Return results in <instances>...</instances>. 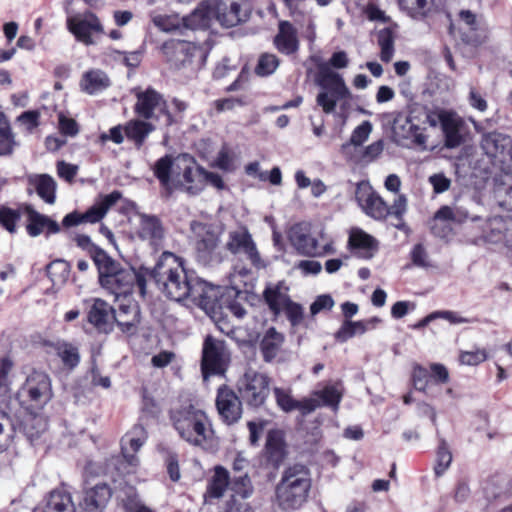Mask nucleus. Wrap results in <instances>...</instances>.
Instances as JSON below:
<instances>
[{"mask_svg": "<svg viewBox=\"0 0 512 512\" xmlns=\"http://www.w3.org/2000/svg\"><path fill=\"white\" fill-rule=\"evenodd\" d=\"M14 368L13 361L7 357L0 358V397L7 396L11 391L10 374Z\"/></svg>", "mask_w": 512, "mask_h": 512, "instance_id": "603ef678", "label": "nucleus"}, {"mask_svg": "<svg viewBox=\"0 0 512 512\" xmlns=\"http://www.w3.org/2000/svg\"><path fill=\"white\" fill-rule=\"evenodd\" d=\"M249 15L247 9H243L241 4L236 1L227 3L221 1L216 10L217 20L221 25L230 28L238 25Z\"/></svg>", "mask_w": 512, "mask_h": 512, "instance_id": "473e14b6", "label": "nucleus"}, {"mask_svg": "<svg viewBox=\"0 0 512 512\" xmlns=\"http://www.w3.org/2000/svg\"><path fill=\"white\" fill-rule=\"evenodd\" d=\"M23 209L22 203L16 209L7 205L0 206V226L10 234H16L17 224L21 219Z\"/></svg>", "mask_w": 512, "mask_h": 512, "instance_id": "a18cd8bd", "label": "nucleus"}, {"mask_svg": "<svg viewBox=\"0 0 512 512\" xmlns=\"http://www.w3.org/2000/svg\"><path fill=\"white\" fill-rule=\"evenodd\" d=\"M274 396L277 405L286 413L296 410L297 401L292 395L282 388H274Z\"/></svg>", "mask_w": 512, "mask_h": 512, "instance_id": "13d9d810", "label": "nucleus"}, {"mask_svg": "<svg viewBox=\"0 0 512 512\" xmlns=\"http://www.w3.org/2000/svg\"><path fill=\"white\" fill-rule=\"evenodd\" d=\"M438 118L444 135L445 146L450 149L459 147L464 142L461 134L463 121L444 110L439 111Z\"/></svg>", "mask_w": 512, "mask_h": 512, "instance_id": "c756f323", "label": "nucleus"}, {"mask_svg": "<svg viewBox=\"0 0 512 512\" xmlns=\"http://www.w3.org/2000/svg\"><path fill=\"white\" fill-rule=\"evenodd\" d=\"M22 422V429L28 439H38L48 428V420L40 412L28 413Z\"/></svg>", "mask_w": 512, "mask_h": 512, "instance_id": "a19ab883", "label": "nucleus"}, {"mask_svg": "<svg viewBox=\"0 0 512 512\" xmlns=\"http://www.w3.org/2000/svg\"><path fill=\"white\" fill-rule=\"evenodd\" d=\"M316 244L318 246L317 249V257H322L328 254H334V241L325 231V229H321L317 235L315 236Z\"/></svg>", "mask_w": 512, "mask_h": 512, "instance_id": "bf43d9fd", "label": "nucleus"}, {"mask_svg": "<svg viewBox=\"0 0 512 512\" xmlns=\"http://www.w3.org/2000/svg\"><path fill=\"white\" fill-rule=\"evenodd\" d=\"M110 86V80L101 70H89L82 75L80 88L83 92L93 95Z\"/></svg>", "mask_w": 512, "mask_h": 512, "instance_id": "58836bf2", "label": "nucleus"}, {"mask_svg": "<svg viewBox=\"0 0 512 512\" xmlns=\"http://www.w3.org/2000/svg\"><path fill=\"white\" fill-rule=\"evenodd\" d=\"M435 0H415V3L408 8V14L414 19H423L431 12Z\"/></svg>", "mask_w": 512, "mask_h": 512, "instance_id": "0e129e2a", "label": "nucleus"}, {"mask_svg": "<svg viewBox=\"0 0 512 512\" xmlns=\"http://www.w3.org/2000/svg\"><path fill=\"white\" fill-rule=\"evenodd\" d=\"M27 194L34 191L47 204H54L56 201L57 183L49 174H32L27 178Z\"/></svg>", "mask_w": 512, "mask_h": 512, "instance_id": "c85d7f7f", "label": "nucleus"}, {"mask_svg": "<svg viewBox=\"0 0 512 512\" xmlns=\"http://www.w3.org/2000/svg\"><path fill=\"white\" fill-rule=\"evenodd\" d=\"M91 302L87 309V322L96 328L99 332H109L113 322L114 308L101 298H92L85 300V303Z\"/></svg>", "mask_w": 512, "mask_h": 512, "instance_id": "5701e85b", "label": "nucleus"}, {"mask_svg": "<svg viewBox=\"0 0 512 512\" xmlns=\"http://www.w3.org/2000/svg\"><path fill=\"white\" fill-rule=\"evenodd\" d=\"M230 485L229 472L223 466H216L214 474L208 481L204 499L207 502L212 499L221 498Z\"/></svg>", "mask_w": 512, "mask_h": 512, "instance_id": "e433bc0d", "label": "nucleus"}, {"mask_svg": "<svg viewBox=\"0 0 512 512\" xmlns=\"http://www.w3.org/2000/svg\"><path fill=\"white\" fill-rule=\"evenodd\" d=\"M229 362V354L224 340L212 335L204 338L201 355V372L205 379L210 376L224 375Z\"/></svg>", "mask_w": 512, "mask_h": 512, "instance_id": "1a4fd4ad", "label": "nucleus"}, {"mask_svg": "<svg viewBox=\"0 0 512 512\" xmlns=\"http://www.w3.org/2000/svg\"><path fill=\"white\" fill-rule=\"evenodd\" d=\"M164 463L166 466L169 478L173 482H177L180 479V468H179V457L178 454L169 449L165 450Z\"/></svg>", "mask_w": 512, "mask_h": 512, "instance_id": "052dcab7", "label": "nucleus"}, {"mask_svg": "<svg viewBox=\"0 0 512 512\" xmlns=\"http://www.w3.org/2000/svg\"><path fill=\"white\" fill-rule=\"evenodd\" d=\"M222 294L219 286L194 278L187 299L207 312H216L220 306Z\"/></svg>", "mask_w": 512, "mask_h": 512, "instance_id": "a211bd4d", "label": "nucleus"}, {"mask_svg": "<svg viewBox=\"0 0 512 512\" xmlns=\"http://www.w3.org/2000/svg\"><path fill=\"white\" fill-rule=\"evenodd\" d=\"M136 103L134 105V113L144 120H150L154 117L155 109L159 108L160 112L165 116L166 126L176 124L177 119L174 114L168 110L167 101L163 95L152 87L146 88L144 91L135 93Z\"/></svg>", "mask_w": 512, "mask_h": 512, "instance_id": "9b49d317", "label": "nucleus"}, {"mask_svg": "<svg viewBox=\"0 0 512 512\" xmlns=\"http://www.w3.org/2000/svg\"><path fill=\"white\" fill-rule=\"evenodd\" d=\"M75 242L78 247L86 251L96 267L101 265L109 255L103 248L93 243L91 238L86 234H78L75 237Z\"/></svg>", "mask_w": 512, "mask_h": 512, "instance_id": "c03bdc74", "label": "nucleus"}, {"mask_svg": "<svg viewBox=\"0 0 512 512\" xmlns=\"http://www.w3.org/2000/svg\"><path fill=\"white\" fill-rule=\"evenodd\" d=\"M231 490L241 496L247 498L253 492V487L248 473L235 475L233 480L230 482Z\"/></svg>", "mask_w": 512, "mask_h": 512, "instance_id": "6e6d98bb", "label": "nucleus"}, {"mask_svg": "<svg viewBox=\"0 0 512 512\" xmlns=\"http://www.w3.org/2000/svg\"><path fill=\"white\" fill-rule=\"evenodd\" d=\"M285 342L283 333L278 332L275 327L268 328L259 343V349L266 363H271L279 355Z\"/></svg>", "mask_w": 512, "mask_h": 512, "instance_id": "2f4dec72", "label": "nucleus"}, {"mask_svg": "<svg viewBox=\"0 0 512 512\" xmlns=\"http://www.w3.org/2000/svg\"><path fill=\"white\" fill-rule=\"evenodd\" d=\"M121 198L122 193L119 190H114L106 195H100L99 199L87 211L81 213L75 210L66 214L62 220V226L70 228L84 223H98Z\"/></svg>", "mask_w": 512, "mask_h": 512, "instance_id": "9d476101", "label": "nucleus"}, {"mask_svg": "<svg viewBox=\"0 0 512 512\" xmlns=\"http://www.w3.org/2000/svg\"><path fill=\"white\" fill-rule=\"evenodd\" d=\"M97 268L100 285L114 294L117 299L129 297L137 287L142 297L146 295L148 269L136 271L131 267H123L110 255Z\"/></svg>", "mask_w": 512, "mask_h": 512, "instance_id": "20e7f679", "label": "nucleus"}, {"mask_svg": "<svg viewBox=\"0 0 512 512\" xmlns=\"http://www.w3.org/2000/svg\"><path fill=\"white\" fill-rule=\"evenodd\" d=\"M141 398L142 413L147 417L157 418L161 413L160 405L146 387L141 389Z\"/></svg>", "mask_w": 512, "mask_h": 512, "instance_id": "5fc2aeb1", "label": "nucleus"}, {"mask_svg": "<svg viewBox=\"0 0 512 512\" xmlns=\"http://www.w3.org/2000/svg\"><path fill=\"white\" fill-rule=\"evenodd\" d=\"M183 26L191 30H206L210 27L211 17L208 8H196L183 17Z\"/></svg>", "mask_w": 512, "mask_h": 512, "instance_id": "49530a36", "label": "nucleus"}, {"mask_svg": "<svg viewBox=\"0 0 512 512\" xmlns=\"http://www.w3.org/2000/svg\"><path fill=\"white\" fill-rule=\"evenodd\" d=\"M191 230L195 236V251L198 260L209 263L219 243L218 235L211 225L199 221L191 223Z\"/></svg>", "mask_w": 512, "mask_h": 512, "instance_id": "6ab92c4d", "label": "nucleus"}, {"mask_svg": "<svg viewBox=\"0 0 512 512\" xmlns=\"http://www.w3.org/2000/svg\"><path fill=\"white\" fill-rule=\"evenodd\" d=\"M286 446L285 435L282 430H269L263 450L267 465L275 469L279 468L287 455Z\"/></svg>", "mask_w": 512, "mask_h": 512, "instance_id": "bb28decb", "label": "nucleus"}, {"mask_svg": "<svg viewBox=\"0 0 512 512\" xmlns=\"http://www.w3.org/2000/svg\"><path fill=\"white\" fill-rule=\"evenodd\" d=\"M411 381L413 387L417 391L425 393L430 384L429 369L422 366L421 364H414L412 367Z\"/></svg>", "mask_w": 512, "mask_h": 512, "instance_id": "864d4df0", "label": "nucleus"}, {"mask_svg": "<svg viewBox=\"0 0 512 512\" xmlns=\"http://www.w3.org/2000/svg\"><path fill=\"white\" fill-rule=\"evenodd\" d=\"M52 397L51 378L47 373L38 370H33L26 377L16 393V400L28 413L41 412Z\"/></svg>", "mask_w": 512, "mask_h": 512, "instance_id": "423d86ee", "label": "nucleus"}, {"mask_svg": "<svg viewBox=\"0 0 512 512\" xmlns=\"http://www.w3.org/2000/svg\"><path fill=\"white\" fill-rule=\"evenodd\" d=\"M311 487V473L307 466L298 463L288 466L275 487L278 506L284 511L302 508L308 501Z\"/></svg>", "mask_w": 512, "mask_h": 512, "instance_id": "39448f33", "label": "nucleus"}, {"mask_svg": "<svg viewBox=\"0 0 512 512\" xmlns=\"http://www.w3.org/2000/svg\"><path fill=\"white\" fill-rule=\"evenodd\" d=\"M430 383L434 385H443L449 382V371L441 363H432L429 367Z\"/></svg>", "mask_w": 512, "mask_h": 512, "instance_id": "680f3d73", "label": "nucleus"}, {"mask_svg": "<svg viewBox=\"0 0 512 512\" xmlns=\"http://www.w3.org/2000/svg\"><path fill=\"white\" fill-rule=\"evenodd\" d=\"M238 294L239 292L236 290H229L223 293L218 310H227L238 319L243 318L246 314V310L243 307V305L237 300Z\"/></svg>", "mask_w": 512, "mask_h": 512, "instance_id": "09e8293b", "label": "nucleus"}, {"mask_svg": "<svg viewBox=\"0 0 512 512\" xmlns=\"http://www.w3.org/2000/svg\"><path fill=\"white\" fill-rule=\"evenodd\" d=\"M165 229L161 219L156 215H140L139 237L157 244L164 238Z\"/></svg>", "mask_w": 512, "mask_h": 512, "instance_id": "f704fd0d", "label": "nucleus"}, {"mask_svg": "<svg viewBox=\"0 0 512 512\" xmlns=\"http://www.w3.org/2000/svg\"><path fill=\"white\" fill-rule=\"evenodd\" d=\"M198 47L186 40L169 39L162 43L160 51L170 68L181 69L191 63Z\"/></svg>", "mask_w": 512, "mask_h": 512, "instance_id": "f3484780", "label": "nucleus"}, {"mask_svg": "<svg viewBox=\"0 0 512 512\" xmlns=\"http://www.w3.org/2000/svg\"><path fill=\"white\" fill-rule=\"evenodd\" d=\"M452 462V453L444 438L439 439L436 450V464L434 466V473L436 477L442 476L449 468Z\"/></svg>", "mask_w": 512, "mask_h": 512, "instance_id": "8fccbe9b", "label": "nucleus"}, {"mask_svg": "<svg viewBox=\"0 0 512 512\" xmlns=\"http://www.w3.org/2000/svg\"><path fill=\"white\" fill-rule=\"evenodd\" d=\"M67 29L78 42L86 46L96 44V38L105 34L100 18L92 11L68 18Z\"/></svg>", "mask_w": 512, "mask_h": 512, "instance_id": "f8f14e48", "label": "nucleus"}, {"mask_svg": "<svg viewBox=\"0 0 512 512\" xmlns=\"http://www.w3.org/2000/svg\"><path fill=\"white\" fill-rule=\"evenodd\" d=\"M316 82L324 89H328L338 98H347L350 92L340 74L334 72L326 63L318 65Z\"/></svg>", "mask_w": 512, "mask_h": 512, "instance_id": "cd10ccee", "label": "nucleus"}, {"mask_svg": "<svg viewBox=\"0 0 512 512\" xmlns=\"http://www.w3.org/2000/svg\"><path fill=\"white\" fill-rule=\"evenodd\" d=\"M122 507L125 512H154L150 507L137 501V494L134 490H131L126 498L122 499Z\"/></svg>", "mask_w": 512, "mask_h": 512, "instance_id": "69168bd1", "label": "nucleus"}, {"mask_svg": "<svg viewBox=\"0 0 512 512\" xmlns=\"http://www.w3.org/2000/svg\"><path fill=\"white\" fill-rule=\"evenodd\" d=\"M482 148L506 174H512V138L502 133H490L482 140Z\"/></svg>", "mask_w": 512, "mask_h": 512, "instance_id": "dca6fc26", "label": "nucleus"}, {"mask_svg": "<svg viewBox=\"0 0 512 512\" xmlns=\"http://www.w3.org/2000/svg\"><path fill=\"white\" fill-rule=\"evenodd\" d=\"M177 160L176 171H174L175 159L171 154L157 159L153 165V174L163 189V195L169 198L176 189H183L190 195L199 194L204 189L205 168L187 153L179 155Z\"/></svg>", "mask_w": 512, "mask_h": 512, "instance_id": "f257e3e1", "label": "nucleus"}, {"mask_svg": "<svg viewBox=\"0 0 512 512\" xmlns=\"http://www.w3.org/2000/svg\"><path fill=\"white\" fill-rule=\"evenodd\" d=\"M58 128L62 135L74 137L79 133V125L73 118L59 114Z\"/></svg>", "mask_w": 512, "mask_h": 512, "instance_id": "774afa93", "label": "nucleus"}, {"mask_svg": "<svg viewBox=\"0 0 512 512\" xmlns=\"http://www.w3.org/2000/svg\"><path fill=\"white\" fill-rule=\"evenodd\" d=\"M113 322L123 333H131L140 323V308L131 297H122L118 310L114 309Z\"/></svg>", "mask_w": 512, "mask_h": 512, "instance_id": "393cba45", "label": "nucleus"}, {"mask_svg": "<svg viewBox=\"0 0 512 512\" xmlns=\"http://www.w3.org/2000/svg\"><path fill=\"white\" fill-rule=\"evenodd\" d=\"M281 284L280 282L274 286H267L263 291V299L275 317L280 315L287 300H290L287 294L281 292Z\"/></svg>", "mask_w": 512, "mask_h": 512, "instance_id": "ea45409f", "label": "nucleus"}, {"mask_svg": "<svg viewBox=\"0 0 512 512\" xmlns=\"http://www.w3.org/2000/svg\"><path fill=\"white\" fill-rule=\"evenodd\" d=\"M377 42L380 47L379 57L382 62L389 63L395 52V34L392 28L385 27L377 34Z\"/></svg>", "mask_w": 512, "mask_h": 512, "instance_id": "37998d69", "label": "nucleus"}, {"mask_svg": "<svg viewBox=\"0 0 512 512\" xmlns=\"http://www.w3.org/2000/svg\"><path fill=\"white\" fill-rule=\"evenodd\" d=\"M44 345L54 350L65 369L72 371L79 365L81 356L78 346L74 343L66 340H57L46 341Z\"/></svg>", "mask_w": 512, "mask_h": 512, "instance_id": "7c9ffc66", "label": "nucleus"}, {"mask_svg": "<svg viewBox=\"0 0 512 512\" xmlns=\"http://www.w3.org/2000/svg\"><path fill=\"white\" fill-rule=\"evenodd\" d=\"M148 278L164 296L176 302L187 300L194 280L188 275L185 260L169 251H164L153 269L148 270Z\"/></svg>", "mask_w": 512, "mask_h": 512, "instance_id": "f03ea898", "label": "nucleus"}, {"mask_svg": "<svg viewBox=\"0 0 512 512\" xmlns=\"http://www.w3.org/2000/svg\"><path fill=\"white\" fill-rule=\"evenodd\" d=\"M270 384L266 373L248 369L237 381V391L248 407L259 408L270 395Z\"/></svg>", "mask_w": 512, "mask_h": 512, "instance_id": "6e6552de", "label": "nucleus"}, {"mask_svg": "<svg viewBox=\"0 0 512 512\" xmlns=\"http://www.w3.org/2000/svg\"><path fill=\"white\" fill-rule=\"evenodd\" d=\"M315 399H318L321 406L330 407L337 411L342 400V393L333 385H327L321 390L313 392Z\"/></svg>", "mask_w": 512, "mask_h": 512, "instance_id": "de8ad7c7", "label": "nucleus"}, {"mask_svg": "<svg viewBox=\"0 0 512 512\" xmlns=\"http://www.w3.org/2000/svg\"><path fill=\"white\" fill-rule=\"evenodd\" d=\"M22 209L27 217L26 232L30 237H37L44 232L47 236L60 232V225L49 216L38 212L33 205L22 203Z\"/></svg>", "mask_w": 512, "mask_h": 512, "instance_id": "4be33fe9", "label": "nucleus"}, {"mask_svg": "<svg viewBox=\"0 0 512 512\" xmlns=\"http://www.w3.org/2000/svg\"><path fill=\"white\" fill-rule=\"evenodd\" d=\"M155 130V126L144 119H132L124 125V134L136 149H141L149 134Z\"/></svg>", "mask_w": 512, "mask_h": 512, "instance_id": "72a5a7b5", "label": "nucleus"}, {"mask_svg": "<svg viewBox=\"0 0 512 512\" xmlns=\"http://www.w3.org/2000/svg\"><path fill=\"white\" fill-rule=\"evenodd\" d=\"M226 248L232 254H245L252 266L256 268L264 267L256 244L246 228L240 231L230 232Z\"/></svg>", "mask_w": 512, "mask_h": 512, "instance_id": "412c9836", "label": "nucleus"}, {"mask_svg": "<svg viewBox=\"0 0 512 512\" xmlns=\"http://www.w3.org/2000/svg\"><path fill=\"white\" fill-rule=\"evenodd\" d=\"M44 512H75L71 494L63 489L52 490L47 497Z\"/></svg>", "mask_w": 512, "mask_h": 512, "instance_id": "4c0bfd02", "label": "nucleus"}, {"mask_svg": "<svg viewBox=\"0 0 512 512\" xmlns=\"http://www.w3.org/2000/svg\"><path fill=\"white\" fill-rule=\"evenodd\" d=\"M348 250L357 258L370 260L379 249L378 241L362 229L351 230L348 242Z\"/></svg>", "mask_w": 512, "mask_h": 512, "instance_id": "b1692460", "label": "nucleus"}, {"mask_svg": "<svg viewBox=\"0 0 512 512\" xmlns=\"http://www.w3.org/2000/svg\"><path fill=\"white\" fill-rule=\"evenodd\" d=\"M273 45L282 55L292 56L297 54L300 49V40L296 27L287 20L279 21L278 31L273 38Z\"/></svg>", "mask_w": 512, "mask_h": 512, "instance_id": "a878e982", "label": "nucleus"}, {"mask_svg": "<svg viewBox=\"0 0 512 512\" xmlns=\"http://www.w3.org/2000/svg\"><path fill=\"white\" fill-rule=\"evenodd\" d=\"M169 421L179 437L194 447H205L211 442L214 430L207 413L190 401L168 411Z\"/></svg>", "mask_w": 512, "mask_h": 512, "instance_id": "7ed1b4c3", "label": "nucleus"}, {"mask_svg": "<svg viewBox=\"0 0 512 512\" xmlns=\"http://www.w3.org/2000/svg\"><path fill=\"white\" fill-rule=\"evenodd\" d=\"M212 167H216L224 172H233L235 170L233 157L230 155L227 148H222L218 152Z\"/></svg>", "mask_w": 512, "mask_h": 512, "instance_id": "338daca9", "label": "nucleus"}, {"mask_svg": "<svg viewBox=\"0 0 512 512\" xmlns=\"http://www.w3.org/2000/svg\"><path fill=\"white\" fill-rule=\"evenodd\" d=\"M112 495L111 486L105 482L84 488L79 501V512H105Z\"/></svg>", "mask_w": 512, "mask_h": 512, "instance_id": "aec40b11", "label": "nucleus"}, {"mask_svg": "<svg viewBox=\"0 0 512 512\" xmlns=\"http://www.w3.org/2000/svg\"><path fill=\"white\" fill-rule=\"evenodd\" d=\"M355 200L361 210L374 220L384 221L389 216L388 204L368 180H362L356 184Z\"/></svg>", "mask_w": 512, "mask_h": 512, "instance_id": "4468645a", "label": "nucleus"}, {"mask_svg": "<svg viewBox=\"0 0 512 512\" xmlns=\"http://www.w3.org/2000/svg\"><path fill=\"white\" fill-rule=\"evenodd\" d=\"M289 240L299 254L308 257H317L318 246L315 236L307 233L300 226L291 229Z\"/></svg>", "mask_w": 512, "mask_h": 512, "instance_id": "c9c22d12", "label": "nucleus"}, {"mask_svg": "<svg viewBox=\"0 0 512 512\" xmlns=\"http://www.w3.org/2000/svg\"><path fill=\"white\" fill-rule=\"evenodd\" d=\"M282 311L285 312L287 319L293 326L300 324L304 318L302 306L291 299L287 300Z\"/></svg>", "mask_w": 512, "mask_h": 512, "instance_id": "e2e57ef3", "label": "nucleus"}, {"mask_svg": "<svg viewBox=\"0 0 512 512\" xmlns=\"http://www.w3.org/2000/svg\"><path fill=\"white\" fill-rule=\"evenodd\" d=\"M147 440V432L142 425H135L121 439V460L118 463V470L122 469L125 474L135 472L139 465L137 452Z\"/></svg>", "mask_w": 512, "mask_h": 512, "instance_id": "ddd939ff", "label": "nucleus"}, {"mask_svg": "<svg viewBox=\"0 0 512 512\" xmlns=\"http://www.w3.org/2000/svg\"><path fill=\"white\" fill-rule=\"evenodd\" d=\"M15 135L6 115L0 111V156H10L17 146Z\"/></svg>", "mask_w": 512, "mask_h": 512, "instance_id": "79ce46f5", "label": "nucleus"}, {"mask_svg": "<svg viewBox=\"0 0 512 512\" xmlns=\"http://www.w3.org/2000/svg\"><path fill=\"white\" fill-rule=\"evenodd\" d=\"M424 118H428L427 106L418 103L411 105L407 116V122L410 124V129L418 130L420 125H423Z\"/></svg>", "mask_w": 512, "mask_h": 512, "instance_id": "4d7b16f0", "label": "nucleus"}, {"mask_svg": "<svg viewBox=\"0 0 512 512\" xmlns=\"http://www.w3.org/2000/svg\"><path fill=\"white\" fill-rule=\"evenodd\" d=\"M242 398L233 388L222 384L217 388L215 407L220 421L231 426L240 421L243 415Z\"/></svg>", "mask_w": 512, "mask_h": 512, "instance_id": "2eb2a0df", "label": "nucleus"}, {"mask_svg": "<svg viewBox=\"0 0 512 512\" xmlns=\"http://www.w3.org/2000/svg\"><path fill=\"white\" fill-rule=\"evenodd\" d=\"M280 65V59L273 53L260 54L254 72L257 76L267 77L272 75Z\"/></svg>", "mask_w": 512, "mask_h": 512, "instance_id": "3c124183", "label": "nucleus"}, {"mask_svg": "<svg viewBox=\"0 0 512 512\" xmlns=\"http://www.w3.org/2000/svg\"><path fill=\"white\" fill-rule=\"evenodd\" d=\"M447 17L448 34L457 37L464 45L478 48L488 42L490 30L482 16L469 9H461L456 21L452 20L449 13Z\"/></svg>", "mask_w": 512, "mask_h": 512, "instance_id": "0eeeda50", "label": "nucleus"}]
</instances>
